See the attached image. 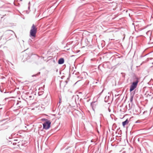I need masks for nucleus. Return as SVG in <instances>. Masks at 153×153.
Returning a JSON list of instances; mask_svg holds the SVG:
<instances>
[{
  "label": "nucleus",
  "mask_w": 153,
  "mask_h": 153,
  "mask_svg": "<svg viewBox=\"0 0 153 153\" xmlns=\"http://www.w3.org/2000/svg\"><path fill=\"white\" fill-rule=\"evenodd\" d=\"M41 120L42 121H46L47 120V119H41Z\"/></svg>",
  "instance_id": "7"
},
{
  "label": "nucleus",
  "mask_w": 153,
  "mask_h": 153,
  "mask_svg": "<svg viewBox=\"0 0 153 153\" xmlns=\"http://www.w3.org/2000/svg\"><path fill=\"white\" fill-rule=\"evenodd\" d=\"M64 59L63 58L60 59L58 61V63L59 64H62L64 63Z\"/></svg>",
  "instance_id": "5"
},
{
  "label": "nucleus",
  "mask_w": 153,
  "mask_h": 153,
  "mask_svg": "<svg viewBox=\"0 0 153 153\" xmlns=\"http://www.w3.org/2000/svg\"><path fill=\"white\" fill-rule=\"evenodd\" d=\"M119 138V137L117 136H116V137H115V138H116V139H117V138Z\"/></svg>",
  "instance_id": "8"
},
{
  "label": "nucleus",
  "mask_w": 153,
  "mask_h": 153,
  "mask_svg": "<svg viewBox=\"0 0 153 153\" xmlns=\"http://www.w3.org/2000/svg\"><path fill=\"white\" fill-rule=\"evenodd\" d=\"M37 31V28L34 24H33L30 31V36L35 37Z\"/></svg>",
  "instance_id": "1"
},
{
  "label": "nucleus",
  "mask_w": 153,
  "mask_h": 153,
  "mask_svg": "<svg viewBox=\"0 0 153 153\" xmlns=\"http://www.w3.org/2000/svg\"><path fill=\"white\" fill-rule=\"evenodd\" d=\"M51 122L49 121H47L43 123V128L47 129H48L50 127V125Z\"/></svg>",
  "instance_id": "3"
},
{
  "label": "nucleus",
  "mask_w": 153,
  "mask_h": 153,
  "mask_svg": "<svg viewBox=\"0 0 153 153\" xmlns=\"http://www.w3.org/2000/svg\"><path fill=\"white\" fill-rule=\"evenodd\" d=\"M106 98H107V97H105V99L106 100Z\"/></svg>",
  "instance_id": "9"
},
{
  "label": "nucleus",
  "mask_w": 153,
  "mask_h": 153,
  "mask_svg": "<svg viewBox=\"0 0 153 153\" xmlns=\"http://www.w3.org/2000/svg\"><path fill=\"white\" fill-rule=\"evenodd\" d=\"M114 137H113L111 138V140L110 141V143H111V145L113 146L114 145Z\"/></svg>",
  "instance_id": "6"
},
{
  "label": "nucleus",
  "mask_w": 153,
  "mask_h": 153,
  "mask_svg": "<svg viewBox=\"0 0 153 153\" xmlns=\"http://www.w3.org/2000/svg\"><path fill=\"white\" fill-rule=\"evenodd\" d=\"M129 123V121L128 120V119H127L126 121L123 122L122 125L124 127H125V126L126 125L128 124Z\"/></svg>",
  "instance_id": "4"
},
{
  "label": "nucleus",
  "mask_w": 153,
  "mask_h": 153,
  "mask_svg": "<svg viewBox=\"0 0 153 153\" xmlns=\"http://www.w3.org/2000/svg\"><path fill=\"white\" fill-rule=\"evenodd\" d=\"M136 80L135 82H133L130 86V92L132 91L134 89L136 88L137 84L139 82V78H135Z\"/></svg>",
  "instance_id": "2"
}]
</instances>
